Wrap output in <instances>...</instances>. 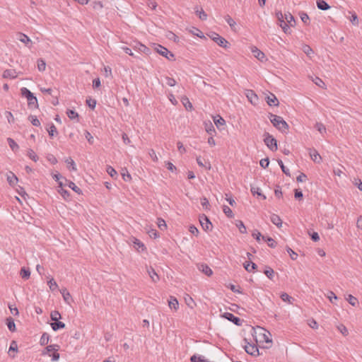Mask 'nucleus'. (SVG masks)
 <instances>
[{"mask_svg": "<svg viewBox=\"0 0 362 362\" xmlns=\"http://www.w3.org/2000/svg\"><path fill=\"white\" fill-rule=\"evenodd\" d=\"M146 232L148 234V235L152 238L156 239L159 237V235H158L157 230L154 228H146Z\"/></svg>", "mask_w": 362, "mask_h": 362, "instance_id": "obj_36", "label": "nucleus"}, {"mask_svg": "<svg viewBox=\"0 0 362 362\" xmlns=\"http://www.w3.org/2000/svg\"><path fill=\"white\" fill-rule=\"evenodd\" d=\"M47 284L49 287V289L52 291L57 290L58 288V285L56 283V281H54V279L53 278H51L48 282H47Z\"/></svg>", "mask_w": 362, "mask_h": 362, "instance_id": "obj_40", "label": "nucleus"}, {"mask_svg": "<svg viewBox=\"0 0 362 362\" xmlns=\"http://www.w3.org/2000/svg\"><path fill=\"white\" fill-rule=\"evenodd\" d=\"M157 224H158V227L161 230H164L167 228V225L165 223V221L163 219L160 218H158Z\"/></svg>", "mask_w": 362, "mask_h": 362, "instance_id": "obj_50", "label": "nucleus"}, {"mask_svg": "<svg viewBox=\"0 0 362 362\" xmlns=\"http://www.w3.org/2000/svg\"><path fill=\"white\" fill-rule=\"evenodd\" d=\"M277 162H278V164L279 165V166L281 167V170H282L283 173H284L285 175H288V176H290V171H289V170H288V168H286L284 166V163H283L282 160H277Z\"/></svg>", "mask_w": 362, "mask_h": 362, "instance_id": "obj_54", "label": "nucleus"}, {"mask_svg": "<svg viewBox=\"0 0 362 362\" xmlns=\"http://www.w3.org/2000/svg\"><path fill=\"white\" fill-rule=\"evenodd\" d=\"M27 156L31 159L33 160V161L35 162H37V160H38V156H37V154L35 153V151L31 149V148H29L27 151Z\"/></svg>", "mask_w": 362, "mask_h": 362, "instance_id": "obj_38", "label": "nucleus"}, {"mask_svg": "<svg viewBox=\"0 0 362 362\" xmlns=\"http://www.w3.org/2000/svg\"><path fill=\"white\" fill-rule=\"evenodd\" d=\"M185 300L187 306H189L191 308H193L194 305H195V303L192 298H191L189 295H187V297L185 298Z\"/></svg>", "mask_w": 362, "mask_h": 362, "instance_id": "obj_53", "label": "nucleus"}, {"mask_svg": "<svg viewBox=\"0 0 362 362\" xmlns=\"http://www.w3.org/2000/svg\"><path fill=\"white\" fill-rule=\"evenodd\" d=\"M309 154L314 162L319 163L321 161L322 158L315 149H310Z\"/></svg>", "mask_w": 362, "mask_h": 362, "instance_id": "obj_13", "label": "nucleus"}, {"mask_svg": "<svg viewBox=\"0 0 362 362\" xmlns=\"http://www.w3.org/2000/svg\"><path fill=\"white\" fill-rule=\"evenodd\" d=\"M244 267L247 272H250L257 268V265L254 262H245L244 263Z\"/></svg>", "mask_w": 362, "mask_h": 362, "instance_id": "obj_39", "label": "nucleus"}, {"mask_svg": "<svg viewBox=\"0 0 362 362\" xmlns=\"http://www.w3.org/2000/svg\"><path fill=\"white\" fill-rule=\"evenodd\" d=\"M222 317L233 322L236 325L240 326L242 324L241 320L230 313H225L222 315Z\"/></svg>", "mask_w": 362, "mask_h": 362, "instance_id": "obj_8", "label": "nucleus"}, {"mask_svg": "<svg viewBox=\"0 0 362 362\" xmlns=\"http://www.w3.org/2000/svg\"><path fill=\"white\" fill-rule=\"evenodd\" d=\"M349 14H350L351 16H346L347 18L349 19V21L351 22V23L354 25H358L359 21H358V16L356 15V13L354 11H349Z\"/></svg>", "mask_w": 362, "mask_h": 362, "instance_id": "obj_20", "label": "nucleus"}, {"mask_svg": "<svg viewBox=\"0 0 362 362\" xmlns=\"http://www.w3.org/2000/svg\"><path fill=\"white\" fill-rule=\"evenodd\" d=\"M62 185L63 184H62V182H59V189H58V192L63 197V198L64 199H67L69 197L70 194H69V192L67 190L64 189L62 188Z\"/></svg>", "mask_w": 362, "mask_h": 362, "instance_id": "obj_25", "label": "nucleus"}, {"mask_svg": "<svg viewBox=\"0 0 362 362\" xmlns=\"http://www.w3.org/2000/svg\"><path fill=\"white\" fill-rule=\"evenodd\" d=\"M199 222L202 228L204 230L209 231L211 230L212 224L209 219L207 218V216H206L205 215H203L202 216L200 217Z\"/></svg>", "mask_w": 362, "mask_h": 362, "instance_id": "obj_6", "label": "nucleus"}, {"mask_svg": "<svg viewBox=\"0 0 362 362\" xmlns=\"http://www.w3.org/2000/svg\"><path fill=\"white\" fill-rule=\"evenodd\" d=\"M264 273L269 279H272L274 272L272 268L268 267Z\"/></svg>", "mask_w": 362, "mask_h": 362, "instance_id": "obj_64", "label": "nucleus"}, {"mask_svg": "<svg viewBox=\"0 0 362 362\" xmlns=\"http://www.w3.org/2000/svg\"><path fill=\"white\" fill-rule=\"evenodd\" d=\"M49 334L47 333H44L40 338V344L41 345L47 344L49 341Z\"/></svg>", "mask_w": 362, "mask_h": 362, "instance_id": "obj_55", "label": "nucleus"}, {"mask_svg": "<svg viewBox=\"0 0 362 362\" xmlns=\"http://www.w3.org/2000/svg\"><path fill=\"white\" fill-rule=\"evenodd\" d=\"M236 226L239 229V231L241 233H247V230H246V227L245 226L244 223L243 221H238L236 223Z\"/></svg>", "mask_w": 362, "mask_h": 362, "instance_id": "obj_48", "label": "nucleus"}, {"mask_svg": "<svg viewBox=\"0 0 362 362\" xmlns=\"http://www.w3.org/2000/svg\"><path fill=\"white\" fill-rule=\"evenodd\" d=\"M270 220L272 223L276 225L278 228L281 227L282 221L278 215L273 214L270 217Z\"/></svg>", "mask_w": 362, "mask_h": 362, "instance_id": "obj_19", "label": "nucleus"}, {"mask_svg": "<svg viewBox=\"0 0 362 362\" xmlns=\"http://www.w3.org/2000/svg\"><path fill=\"white\" fill-rule=\"evenodd\" d=\"M65 163L68 165V168L74 171L77 170L75 162L71 158H68L65 160Z\"/></svg>", "mask_w": 362, "mask_h": 362, "instance_id": "obj_32", "label": "nucleus"}, {"mask_svg": "<svg viewBox=\"0 0 362 362\" xmlns=\"http://www.w3.org/2000/svg\"><path fill=\"white\" fill-rule=\"evenodd\" d=\"M251 192L253 194H257L259 196H261L262 197L263 199H266V196L262 194L261 192H260V189L257 187H251Z\"/></svg>", "mask_w": 362, "mask_h": 362, "instance_id": "obj_49", "label": "nucleus"}, {"mask_svg": "<svg viewBox=\"0 0 362 362\" xmlns=\"http://www.w3.org/2000/svg\"><path fill=\"white\" fill-rule=\"evenodd\" d=\"M106 171L112 177H115L117 175V171L110 165L107 167Z\"/></svg>", "mask_w": 362, "mask_h": 362, "instance_id": "obj_61", "label": "nucleus"}, {"mask_svg": "<svg viewBox=\"0 0 362 362\" xmlns=\"http://www.w3.org/2000/svg\"><path fill=\"white\" fill-rule=\"evenodd\" d=\"M46 69V63L45 62V60H43L42 59H39L37 60V69L40 71H44Z\"/></svg>", "mask_w": 362, "mask_h": 362, "instance_id": "obj_41", "label": "nucleus"}, {"mask_svg": "<svg viewBox=\"0 0 362 362\" xmlns=\"http://www.w3.org/2000/svg\"><path fill=\"white\" fill-rule=\"evenodd\" d=\"M251 51L253 53L254 56L260 62H264L266 60L265 54L257 47H252Z\"/></svg>", "mask_w": 362, "mask_h": 362, "instance_id": "obj_9", "label": "nucleus"}, {"mask_svg": "<svg viewBox=\"0 0 362 362\" xmlns=\"http://www.w3.org/2000/svg\"><path fill=\"white\" fill-rule=\"evenodd\" d=\"M267 103L269 105L272 106H278L279 105V101L276 97L271 93L267 97Z\"/></svg>", "mask_w": 362, "mask_h": 362, "instance_id": "obj_16", "label": "nucleus"}, {"mask_svg": "<svg viewBox=\"0 0 362 362\" xmlns=\"http://www.w3.org/2000/svg\"><path fill=\"white\" fill-rule=\"evenodd\" d=\"M147 272L153 282H156L159 280L158 275L152 267L148 268Z\"/></svg>", "mask_w": 362, "mask_h": 362, "instance_id": "obj_22", "label": "nucleus"}, {"mask_svg": "<svg viewBox=\"0 0 362 362\" xmlns=\"http://www.w3.org/2000/svg\"><path fill=\"white\" fill-rule=\"evenodd\" d=\"M197 164L201 166V167H204L206 168V169L208 170H210L211 169V164L210 163H206L205 164L203 163L202 161V158L199 156V157H197Z\"/></svg>", "mask_w": 362, "mask_h": 362, "instance_id": "obj_44", "label": "nucleus"}, {"mask_svg": "<svg viewBox=\"0 0 362 362\" xmlns=\"http://www.w3.org/2000/svg\"><path fill=\"white\" fill-rule=\"evenodd\" d=\"M6 180L11 186H14L18 182V177L11 171L6 174Z\"/></svg>", "mask_w": 362, "mask_h": 362, "instance_id": "obj_12", "label": "nucleus"}, {"mask_svg": "<svg viewBox=\"0 0 362 362\" xmlns=\"http://www.w3.org/2000/svg\"><path fill=\"white\" fill-rule=\"evenodd\" d=\"M6 325H7L8 329L11 332H14L16 330V325H15L14 320L12 317H8L6 319Z\"/></svg>", "mask_w": 362, "mask_h": 362, "instance_id": "obj_29", "label": "nucleus"}, {"mask_svg": "<svg viewBox=\"0 0 362 362\" xmlns=\"http://www.w3.org/2000/svg\"><path fill=\"white\" fill-rule=\"evenodd\" d=\"M225 20L228 23V24L230 25L231 29L235 30V25H236L235 21L229 15H227L225 16Z\"/></svg>", "mask_w": 362, "mask_h": 362, "instance_id": "obj_34", "label": "nucleus"}, {"mask_svg": "<svg viewBox=\"0 0 362 362\" xmlns=\"http://www.w3.org/2000/svg\"><path fill=\"white\" fill-rule=\"evenodd\" d=\"M122 176L124 181H130L132 179L131 175L129 173L127 169H123Z\"/></svg>", "mask_w": 362, "mask_h": 362, "instance_id": "obj_58", "label": "nucleus"}, {"mask_svg": "<svg viewBox=\"0 0 362 362\" xmlns=\"http://www.w3.org/2000/svg\"><path fill=\"white\" fill-rule=\"evenodd\" d=\"M66 114L69 118L71 119H74L78 117V113L72 110H68Z\"/></svg>", "mask_w": 362, "mask_h": 362, "instance_id": "obj_52", "label": "nucleus"}, {"mask_svg": "<svg viewBox=\"0 0 362 362\" xmlns=\"http://www.w3.org/2000/svg\"><path fill=\"white\" fill-rule=\"evenodd\" d=\"M262 240L267 242L268 243V245L270 247H276V242L275 240L272 238H266V237H262Z\"/></svg>", "mask_w": 362, "mask_h": 362, "instance_id": "obj_47", "label": "nucleus"}, {"mask_svg": "<svg viewBox=\"0 0 362 362\" xmlns=\"http://www.w3.org/2000/svg\"><path fill=\"white\" fill-rule=\"evenodd\" d=\"M315 127L320 134L326 133V127L322 123L317 122Z\"/></svg>", "mask_w": 362, "mask_h": 362, "instance_id": "obj_42", "label": "nucleus"}, {"mask_svg": "<svg viewBox=\"0 0 362 362\" xmlns=\"http://www.w3.org/2000/svg\"><path fill=\"white\" fill-rule=\"evenodd\" d=\"M3 77L4 78L13 79L17 77V74L14 69H6L3 73Z\"/></svg>", "mask_w": 362, "mask_h": 362, "instance_id": "obj_15", "label": "nucleus"}, {"mask_svg": "<svg viewBox=\"0 0 362 362\" xmlns=\"http://www.w3.org/2000/svg\"><path fill=\"white\" fill-rule=\"evenodd\" d=\"M338 328V330L344 335V336H346L348 334V329L347 328L343 325H340L337 327Z\"/></svg>", "mask_w": 362, "mask_h": 362, "instance_id": "obj_63", "label": "nucleus"}, {"mask_svg": "<svg viewBox=\"0 0 362 362\" xmlns=\"http://www.w3.org/2000/svg\"><path fill=\"white\" fill-rule=\"evenodd\" d=\"M285 20L290 26H294L296 21L293 15L290 13H285Z\"/></svg>", "mask_w": 362, "mask_h": 362, "instance_id": "obj_28", "label": "nucleus"}, {"mask_svg": "<svg viewBox=\"0 0 362 362\" xmlns=\"http://www.w3.org/2000/svg\"><path fill=\"white\" fill-rule=\"evenodd\" d=\"M20 275L22 279H28L30 276V272L28 269H26L25 267L21 268L20 272Z\"/></svg>", "mask_w": 362, "mask_h": 362, "instance_id": "obj_30", "label": "nucleus"}, {"mask_svg": "<svg viewBox=\"0 0 362 362\" xmlns=\"http://www.w3.org/2000/svg\"><path fill=\"white\" fill-rule=\"evenodd\" d=\"M51 327L54 331L63 329L65 327V324L60 321H55L51 324Z\"/></svg>", "mask_w": 362, "mask_h": 362, "instance_id": "obj_27", "label": "nucleus"}, {"mask_svg": "<svg viewBox=\"0 0 362 362\" xmlns=\"http://www.w3.org/2000/svg\"><path fill=\"white\" fill-rule=\"evenodd\" d=\"M84 135L86 139L88 140V143L90 144H93L94 142V139L91 134L88 131H86Z\"/></svg>", "mask_w": 362, "mask_h": 362, "instance_id": "obj_62", "label": "nucleus"}, {"mask_svg": "<svg viewBox=\"0 0 362 362\" xmlns=\"http://www.w3.org/2000/svg\"><path fill=\"white\" fill-rule=\"evenodd\" d=\"M269 119L272 124L279 131L284 132L288 129V125L284 119L278 115L270 114Z\"/></svg>", "mask_w": 362, "mask_h": 362, "instance_id": "obj_1", "label": "nucleus"}, {"mask_svg": "<svg viewBox=\"0 0 362 362\" xmlns=\"http://www.w3.org/2000/svg\"><path fill=\"white\" fill-rule=\"evenodd\" d=\"M135 49L139 52L145 53L146 54H148L150 52V49L147 47L140 43L138 44L137 46H135Z\"/></svg>", "mask_w": 362, "mask_h": 362, "instance_id": "obj_31", "label": "nucleus"}, {"mask_svg": "<svg viewBox=\"0 0 362 362\" xmlns=\"http://www.w3.org/2000/svg\"><path fill=\"white\" fill-rule=\"evenodd\" d=\"M18 40H20L21 42L24 43L26 46L30 47V44H31V40L30 37L26 35L25 34H23L22 33H18L17 34Z\"/></svg>", "mask_w": 362, "mask_h": 362, "instance_id": "obj_11", "label": "nucleus"}, {"mask_svg": "<svg viewBox=\"0 0 362 362\" xmlns=\"http://www.w3.org/2000/svg\"><path fill=\"white\" fill-rule=\"evenodd\" d=\"M28 119L30 121L33 126L39 127L40 125L39 119L35 115H30Z\"/></svg>", "mask_w": 362, "mask_h": 362, "instance_id": "obj_45", "label": "nucleus"}, {"mask_svg": "<svg viewBox=\"0 0 362 362\" xmlns=\"http://www.w3.org/2000/svg\"><path fill=\"white\" fill-rule=\"evenodd\" d=\"M68 186L71 189H73L74 192H76V193L78 194H81V189L77 187L75 183H74L73 182L71 181H69V184H68Z\"/></svg>", "mask_w": 362, "mask_h": 362, "instance_id": "obj_56", "label": "nucleus"}, {"mask_svg": "<svg viewBox=\"0 0 362 362\" xmlns=\"http://www.w3.org/2000/svg\"><path fill=\"white\" fill-rule=\"evenodd\" d=\"M168 306L172 310H174L175 311L177 310L179 307V303L175 297H170V299L168 300Z\"/></svg>", "mask_w": 362, "mask_h": 362, "instance_id": "obj_14", "label": "nucleus"}, {"mask_svg": "<svg viewBox=\"0 0 362 362\" xmlns=\"http://www.w3.org/2000/svg\"><path fill=\"white\" fill-rule=\"evenodd\" d=\"M264 333L262 335H263V339H264V341L267 343H272L270 332H269L264 329Z\"/></svg>", "mask_w": 362, "mask_h": 362, "instance_id": "obj_60", "label": "nucleus"}, {"mask_svg": "<svg viewBox=\"0 0 362 362\" xmlns=\"http://www.w3.org/2000/svg\"><path fill=\"white\" fill-rule=\"evenodd\" d=\"M51 320L54 322L58 321L61 318V314L58 311H53L51 313Z\"/></svg>", "mask_w": 362, "mask_h": 362, "instance_id": "obj_57", "label": "nucleus"}, {"mask_svg": "<svg viewBox=\"0 0 362 362\" xmlns=\"http://www.w3.org/2000/svg\"><path fill=\"white\" fill-rule=\"evenodd\" d=\"M313 81L319 87H321V88H325V83H324V81L320 78L319 77L317 76H315L314 78H313Z\"/></svg>", "mask_w": 362, "mask_h": 362, "instance_id": "obj_46", "label": "nucleus"}, {"mask_svg": "<svg viewBox=\"0 0 362 362\" xmlns=\"http://www.w3.org/2000/svg\"><path fill=\"white\" fill-rule=\"evenodd\" d=\"M346 300L353 306H355V305H356V304H358L357 298H355L354 296H353L352 295H349Z\"/></svg>", "mask_w": 362, "mask_h": 362, "instance_id": "obj_59", "label": "nucleus"}, {"mask_svg": "<svg viewBox=\"0 0 362 362\" xmlns=\"http://www.w3.org/2000/svg\"><path fill=\"white\" fill-rule=\"evenodd\" d=\"M303 52L309 57L314 53L313 49L308 45H304L302 47Z\"/></svg>", "mask_w": 362, "mask_h": 362, "instance_id": "obj_35", "label": "nucleus"}, {"mask_svg": "<svg viewBox=\"0 0 362 362\" xmlns=\"http://www.w3.org/2000/svg\"><path fill=\"white\" fill-rule=\"evenodd\" d=\"M316 3L317 8L320 10L327 11L330 8L328 4L324 0H317Z\"/></svg>", "mask_w": 362, "mask_h": 362, "instance_id": "obj_21", "label": "nucleus"}, {"mask_svg": "<svg viewBox=\"0 0 362 362\" xmlns=\"http://www.w3.org/2000/svg\"><path fill=\"white\" fill-rule=\"evenodd\" d=\"M264 142L265 145L272 151L277 150L276 140L269 133L266 132L264 134Z\"/></svg>", "mask_w": 362, "mask_h": 362, "instance_id": "obj_3", "label": "nucleus"}, {"mask_svg": "<svg viewBox=\"0 0 362 362\" xmlns=\"http://www.w3.org/2000/svg\"><path fill=\"white\" fill-rule=\"evenodd\" d=\"M209 37L220 47L223 48H227L228 47V42L218 34L213 33L209 35Z\"/></svg>", "mask_w": 362, "mask_h": 362, "instance_id": "obj_4", "label": "nucleus"}, {"mask_svg": "<svg viewBox=\"0 0 362 362\" xmlns=\"http://www.w3.org/2000/svg\"><path fill=\"white\" fill-rule=\"evenodd\" d=\"M21 93L22 96L26 98L30 108H37L38 107L37 98L27 88H21Z\"/></svg>", "mask_w": 362, "mask_h": 362, "instance_id": "obj_2", "label": "nucleus"}, {"mask_svg": "<svg viewBox=\"0 0 362 362\" xmlns=\"http://www.w3.org/2000/svg\"><path fill=\"white\" fill-rule=\"evenodd\" d=\"M191 362H209L204 356L194 354L190 358Z\"/></svg>", "mask_w": 362, "mask_h": 362, "instance_id": "obj_24", "label": "nucleus"}, {"mask_svg": "<svg viewBox=\"0 0 362 362\" xmlns=\"http://www.w3.org/2000/svg\"><path fill=\"white\" fill-rule=\"evenodd\" d=\"M223 211L224 214L229 218L233 217V213L232 210L228 206L224 205L223 206Z\"/></svg>", "mask_w": 362, "mask_h": 362, "instance_id": "obj_51", "label": "nucleus"}, {"mask_svg": "<svg viewBox=\"0 0 362 362\" xmlns=\"http://www.w3.org/2000/svg\"><path fill=\"white\" fill-rule=\"evenodd\" d=\"M198 269L208 276H211L213 274L211 269L207 264H199Z\"/></svg>", "mask_w": 362, "mask_h": 362, "instance_id": "obj_10", "label": "nucleus"}, {"mask_svg": "<svg viewBox=\"0 0 362 362\" xmlns=\"http://www.w3.org/2000/svg\"><path fill=\"white\" fill-rule=\"evenodd\" d=\"M245 351L250 355L257 356L259 354V349L255 344L247 343L244 346Z\"/></svg>", "mask_w": 362, "mask_h": 362, "instance_id": "obj_7", "label": "nucleus"}, {"mask_svg": "<svg viewBox=\"0 0 362 362\" xmlns=\"http://www.w3.org/2000/svg\"><path fill=\"white\" fill-rule=\"evenodd\" d=\"M205 129L208 134L213 136V134L216 132L215 128L211 122L205 124Z\"/></svg>", "mask_w": 362, "mask_h": 362, "instance_id": "obj_33", "label": "nucleus"}, {"mask_svg": "<svg viewBox=\"0 0 362 362\" xmlns=\"http://www.w3.org/2000/svg\"><path fill=\"white\" fill-rule=\"evenodd\" d=\"M156 50L158 53H159L160 55L165 57L166 59L169 60L174 59V54L172 52H170L167 48L158 45L156 47Z\"/></svg>", "mask_w": 362, "mask_h": 362, "instance_id": "obj_5", "label": "nucleus"}, {"mask_svg": "<svg viewBox=\"0 0 362 362\" xmlns=\"http://www.w3.org/2000/svg\"><path fill=\"white\" fill-rule=\"evenodd\" d=\"M47 132L49 136L51 137H53L54 135L57 134V128L53 124H51V125L49 127Z\"/></svg>", "mask_w": 362, "mask_h": 362, "instance_id": "obj_43", "label": "nucleus"}, {"mask_svg": "<svg viewBox=\"0 0 362 362\" xmlns=\"http://www.w3.org/2000/svg\"><path fill=\"white\" fill-rule=\"evenodd\" d=\"M8 144L11 150L14 152L17 151L19 149V146L18 144L11 138L7 139Z\"/></svg>", "mask_w": 362, "mask_h": 362, "instance_id": "obj_26", "label": "nucleus"}, {"mask_svg": "<svg viewBox=\"0 0 362 362\" xmlns=\"http://www.w3.org/2000/svg\"><path fill=\"white\" fill-rule=\"evenodd\" d=\"M246 96L250 103L253 104L256 103L258 100L257 95L252 90H247Z\"/></svg>", "mask_w": 362, "mask_h": 362, "instance_id": "obj_17", "label": "nucleus"}, {"mask_svg": "<svg viewBox=\"0 0 362 362\" xmlns=\"http://www.w3.org/2000/svg\"><path fill=\"white\" fill-rule=\"evenodd\" d=\"M59 349V346L57 344L49 345L45 348V351L43 352V354L49 355L51 352L58 351Z\"/></svg>", "mask_w": 362, "mask_h": 362, "instance_id": "obj_23", "label": "nucleus"}, {"mask_svg": "<svg viewBox=\"0 0 362 362\" xmlns=\"http://www.w3.org/2000/svg\"><path fill=\"white\" fill-rule=\"evenodd\" d=\"M62 295V297H63V299L64 300L68 303V304H70L71 302L72 301V298H71V296L69 293V292L66 290V288H63L60 291Z\"/></svg>", "mask_w": 362, "mask_h": 362, "instance_id": "obj_18", "label": "nucleus"}, {"mask_svg": "<svg viewBox=\"0 0 362 362\" xmlns=\"http://www.w3.org/2000/svg\"><path fill=\"white\" fill-rule=\"evenodd\" d=\"M195 12L202 21L206 20L207 14L204 12V11L202 8H201V10L199 11L198 8H196Z\"/></svg>", "mask_w": 362, "mask_h": 362, "instance_id": "obj_37", "label": "nucleus"}]
</instances>
